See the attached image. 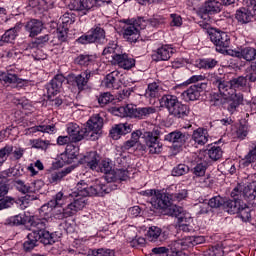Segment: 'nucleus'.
I'll return each mask as SVG.
<instances>
[{
  "label": "nucleus",
  "instance_id": "64",
  "mask_svg": "<svg viewBox=\"0 0 256 256\" xmlns=\"http://www.w3.org/2000/svg\"><path fill=\"white\" fill-rule=\"evenodd\" d=\"M113 99H115V97L113 95H111V93L109 92H104L103 94H101L98 97V103L100 105L105 106L107 105V103H111V101H113Z\"/></svg>",
  "mask_w": 256,
  "mask_h": 256
},
{
  "label": "nucleus",
  "instance_id": "40",
  "mask_svg": "<svg viewBox=\"0 0 256 256\" xmlns=\"http://www.w3.org/2000/svg\"><path fill=\"white\" fill-rule=\"evenodd\" d=\"M235 17L239 23H249L253 19V14L247 8H240L236 11Z\"/></svg>",
  "mask_w": 256,
  "mask_h": 256
},
{
  "label": "nucleus",
  "instance_id": "34",
  "mask_svg": "<svg viewBox=\"0 0 256 256\" xmlns=\"http://www.w3.org/2000/svg\"><path fill=\"white\" fill-rule=\"evenodd\" d=\"M38 243L39 235H37V232L32 229V232L27 235V240L23 244L24 250L32 251V249L37 247Z\"/></svg>",
  "mask_w": 256,
  "mask_h": 256
},
{
  "label": "nucleus",
  "instance_id": "63",
  "mask_svg": "<svg viewBox=\"0 0 256 256\" xmlns=\"http://www.w3.org/2000/svg\"><path fill=\"white\" fill-rule=\"evenodd\" d=\"M132 93L133 89L131 88L123 89L116 94V99L117 101H127Z\"/></svg>",
  "mask_w": 256,
  "mask_h": 256
},
{
  "label": "nucleus",
  "instance_id": "48",
  "mask_svg": "<svg viewBox=\"0 0 256 256\" xmlns=\"http://www.w3.org/2000/svg\"><path fill=\"white\" fill-rule=\"evenodd\" d=\"M83 15H87L90 11H93L95 7H99V2L97 0H81Z\"/></svg>",
  "mask_w": 256,
  "mask_h": 256
},
{
  "label": "nucleus",
  "instance_id": "37",
  "mask_svg": "<svg viewBox=\"0 0 256 256\" xmlns=\"http://www.w3.org/2000/svg\"><path fill=\"white\" fill-rule=\"evenodd\" d=\"M165 213L170 217H175L179 221V219H183V214L185 213V210H183V207L177 206L172 202L170 206L165 209Z\"/></svg>",
  "mask_w": 256,
  "mask_h": 256
},
{
  "label": "nucleus",
  "instance_id": "9",
  "mask_svg": "<svg viewBox=\"0 0 256 256\" xmlns=\"http://www.w3.org/2000/svg\"><path fill=\"white\" fill-rule=\"evenodd\" d=\"M223 3L221 0H208L200 8H198V15L201 19H208L209 15H216L221 13Z\"/></svg>",
  "mask_w": 256,
  "mask_h": 256
},
{
  "label": "nucleus",
  "instance_id": "23",
  "mask_svg": "<svg viewBox=\"0 0 256 256\" xmlns=\"http://www.w3.org/2000/svg\"><path fill=\"white\" fill-rule=\"evenodd\" d=\"M25 30L29 33V37H37L43 31V22L32 19L26 23Z\"/></svg>",
  "mask_w": 256,
  "mask_h": 256
},
{
  "label": "nucleus",
  "instance_id": "26",
  "mask_svg": "<svg viewBox=\"0 0 256 256\" xmlns=\"http://www.w3.org/2000/svg\"><path fill=\"white\" fill-rule=\"evenodd\" d=\"M179 103V98L175 95L166 94L163 95L160 99V105L161 107H165L167 111L170 113L171 110L174 109V107Z\"/></svg>",
  "mask_w": 256,
  "mask_h": 256
},
{
  "label": "nucleus",
  "instance_id": "45",
  "mask_svg": "<svg viewBox=\"0 0 256 256\" xmlns=\"http://www.w3.org/2000/svg\"><path fill=\"white\" fill-rule=\"evenodd\" d=\"M161 235H162V230L157 226H151L146 233V237L148 241H157V239H159Z\"/></svg>",
  "mask_w": 256,
  "mask_h": 256
},
{
  "label": "nucleus",
  "instance_id": "33",
  "mask_svg": "<svg viewBox=\"0 0 256 256\" xmlns=\"http://www.w3.org/2000/svg\"><path fill=\"white\" fill-rule=\"evenodd\" d=\"M192 139L197 145H205L209 141V134L203 128H198L193 131Z\"/></svg>",
  "mask_w": 256,
  "mask_h": 256
},
{
  "label": "nucleus",
  "instance_id": "59",
  "mask_svg": "<svg viewBox=\"0 0 256 256\" xmlns=\"http://www.w3.org/2000/svg\"><path fill=\"white\" fill-rule=\"evenodd\" d=\"M187 195H188L187 190L183 189L176 193L170 194V200L172 203L175 201H177V202L183 201V200L187 199Z\"/></svg>",
  "mask_w": 256,
  "mask_h": 256
},
{
  "label": "nucleus",
  "instance_id": "39",
  "mask_svg": "<svg viewBox=\"0 0 256 256\" xmlns=\"http://www.w3.org/2000/svg\"><path fill=\"white\" fill-rule=\"evenodd\" d=\"M111 192L110 188H107V186L103 184H95L94 186H90V197L96 196V197H105L108 193Z\"/></svg>",
  "mask_w": 256,
  "mask_h": 256
},
{
  "label": "nucleus",
  "instance_id": "12",
  "mask_svg": "<svg viewBox=\"0 0 256 256\" xmlns=\"http://www.w3.org/2000/svg\"><path fill=\"white\" fill-rule=\"evenodd\" d=\"M171 196L169 193H163L161 190H157L156 195L151 198V205L154 209H162L165 211L171 206Z\"/></svg>",
  "mask_w": 256,
  "mask_h": 256
},
{
  "label": "nucleus",
  "instance_id": "62",
  "mask_svg": "<svg viewBox=\"0 0 256 256\" xmlns=\"http://www.w3.org/2000/svg\"><path fill=\"white\" fill-rule=\"evenodd\" d=\"M225 203V199H223L221 196H214L211 198L208 202V206L211 207V209H218V207H221Z\"/></svg>",
  "mask_w": 256,
  "mask_h": 256
},
{
  "label": "nucleus",
  "instance_id": "44",
  "mask_svg": "<svg viewBox=\"0 0 256 256\" xmlns=\"http://www.w3.org/2000/svg\"><path fill=\"white\" fill-rule=\"evenodd\" d=\"M237 215L244 223H247V221H251V208L243 202L242 206H240V210L237 212Z\"/></svg>",
  "mask_w": 256,
  "mask_h": 256
},
{
  "label": "nucleus",
  "instance_id": "55",
  "mask_svg": "<svg viewBox=\"0 0 256 256\" xmlns=\"http://www.w3.org/2000/svg\"><path fill=\"white\" fill-rule=\"evenodd\" d=\"M208 157L212 159V161H219L221 157H223V150L219 146H213L208 149Z\"/></svg>",
  "mask_w": 256,
  "mask_h": 256
},
{
  "label": "nucleus",
  "instance_id": "38",
  "mask_svg": "<svg viewBox=\"0 0 256 256\" xmlns=\"http://www.w3.org/2000/svg\"><path fill=\"white\" fill-rule=\"evenodd\" d=\"M161 95V87L157 82L148 84L145 92V97L147 99H157Z\"/></svg>",
  "mask_w": 256,
  "mask_h": 256
},
{
  "label": "nucleus",
  "instance_id": "5",
  "mask_svg": "<svg viewBox=\"0 0 256 256\" xmlns=\"http://www.w3.org/2000/svg\"><path fill=\"white\" fill-rule=\"evenodd\" d=\"M210 41L215 45L216 51L223 55H229V51H235V49H229L231 45V36L221 30H215L210 33Z\"/></svg>",
  "mask_w": 256,
  "mask_h": 256
},
{
  "label": "nucleus",
  "instance_id": "60",
  "mask_svg": "<svg viewBox=\"0 0 256 256\" xmlns=\"http://www.w3.org/2000/svg\"><path fill=\"white\" fill-rule=\"evenodd\" d=\"M14 187H16L17 191H19V193H22L23 195L29 193V184H25L23 180H14Z\"/></svg>",
  "mask_w": 256,
  "mask_h": 256
},
{
  "label": "nucleus",
  "instance_id": "57",
  "mask_svg": "<svg viewBox=\"0 0 256 256\" xmlns=\"http://www.w3.org/2000/svg\"><path fill=\"white\" fill-rule=\"evenodd\" d=\"M189 173V166L185 164H179L172 170V175L174 177H181L183 175H187Z\"/></svg>",
  "mask_w": 256,
  "mask_h": 256
},
{
  "label": "nucleus",
  "instance_id": "58",
  "mask_svg": "<svg viewBox=\"0 0 256 256\" xmlns=\"http://www.w3.org/2000/svg\"><path fill=\"white\" fill-rule=\"evenodd\" d=\"M207 171V162H200L193 168V173L196 177H203Z\"/></svg>",
  "mask_w": 256,
  "mask_h": 256
},
{
  "label": "nucleus",
  "instance_id": "43",
  "mask_svg": "<svg viewBox=\"0 0 256 256\" xmlns=\"http://www.w3.org/2000/svg\"><path fill=\"white\" fill-rule=\"evenodd\" d=\"M90 33H92V36L94 38V43H105V29L101 28V26H96L94 29L90 30Z\"/></svg>",
  "mask_w": 256,
  "mask_h": 256
},
{
  "label": "nucleus",
  "instance_id": "20",
  "mask_svg": "<svg viewBox=\"0 0 256 256\" xmlns=\"http://www.w3.org/2000/svg\"><path fill=\"white\" fill-rule=\"evenodd\" d=\"M114 63L121 69H125L127 71L135 67V59L129 57V55H127V53H123V51L120 53V55H116L114 57Z\"/></svg>",
  "mask_w": 256,
  "mask_h": 256
},
{
  "label": "nucleus",
  "instance_id": "27",
  "mask_svg": "<svg viewBox=\"0 0 256 256\" xmlns=\"http://www.w3.org/2000/svg\"><path fill=\"white\" fill-rule=\"evenodd\" d=\"M53 207L55 206L50 205V201L42 205L39 209L40 218H38V220L45 221V225H48L49 221H51V217H53Z\"/></svg>",
  "mask_w": 256,
  "mask_h": 256
},
{
  "label": "nucleus",
  "instance_id": "15",
  "mask_svg": "<svg viewBox=\"0 0 256 256\" xmlns=\"http://www.w3.org/2000/svg\"><path fill=\"white\" fill-rule=\"evenodd\" d=\"M63 83H65V76L62 74H57L50 83L46 85L47 97L51 99V97H55L59 91H61V87H63Z\"/></svg>",
  "mask_w": 256,
  "mask_h": 256
},
{
  "label": "nucleus",
  "instance_id": "53",
  "mask_svg": "<svg viewBox=\"0 0 256 256\" xmlns=\"http://www.w3.org/2000/svg\"><path fill=\"white\" fill-rule=\"evenodd\" d=\"M25 220L21 215H15L7 218L4 222V225H8L9 227H15L17 225H23Z\"/></svg>",
  "mask_w": 256,
  "mask_h": 256
},
{
  "label": "nucleus",
  "instance_id": "32",
  "mask_svg": "<svg viewBox=\"0 0 256 256\" xmlns=\"http://www.w3.org/2000/svg\"><path fill=\"white\" fill-rule=\"evenodd\" d=\"M100 159L101 158H100L99 154H97V152H89L84 157V163L92 171H97V167H99Z\"/></svg>",
  "mask_w": 256,
  "mask_h": 256
},
{
  "label": "nucleus",
  "instance_id": "25",
  "mask_svg": "<svg viewBox=\"0 0 256 256\" xmlns=\"http://www.w3.org/2000/svg\"><path fill=\"white\" fill-rule=\"evenodd\" d=\"M122 51L121 47L117 45V42L110 41L104 48L102 55L105 57H111L112 60L115 61V57H117V55H121Z\"/></svg>",
  "mask_w": 256,
  "mask_h": 256
},
{
  "label": "nucleus",
  "instance_id": "47",
  "mask_svg": "<svg viewBox=\"0 0 256 256\" xmlns=\"http://www.w3.org/2000/svg\"><path fill=\"white\" fill-rule=\"evenodd\" d=\"M196 65L198 69H213L217 65V60L212 58L200 59Z\"/></svg>",
  "mask_w": 256,
  "mask_h": 256
},
{
  "label": "nucleus",
  "instance_id": "8",
  "mask_svg": "<svg viewBox=\"0 0 256 256\" xmlns=\"http://www.w3.org/2000/svg\"><path fill=\"white\" fill-rule=\"evenodd\" d=\"M211 81L212 85L218 88L221 97H223V99L225 100L231 99V97H234L235 95L239 94L233 89L231 81H226L225 79L219 76H214Z\"/></svg>",
  "mask_w": 256,
  "mask_h": 256
},
{
  "label": "nucleus",
  "instance_id": "16",
  "mask_svg": "<svg viewBox=\"0 0 256 256\" xmlns=\"http://www.w3.org/2000/svg\"><path fill=\"white\" fill-rule=\"evenodd\" d=\"M91 75V70H86L78 75H70L69 79L70 81H73V83H75L76 87L78 88V91H85V89H87L89 85V79H91Z\"/></svg>",
  "mask_w": 256,
  "mask_h": 256
},
{
  "label": "nucleus",
  "instance_id": "2",
  "mask_svg": "<svg viewBox=\"0 0 256 256\" xmlns=\"http://www.w3.org/2000/svg\"><path fill=\"white\" fill-rule=\"evenodd\" d=\"M120 113V117H134L135 119H147L149 115L157 112V108L153 106L137 108L133 104H127L116 109Z\"/></svg>",
  "mask_w": 256,
  "mask_h": 256
},
{
  "label": "nucleus",
  "instance_id": "61",
  "mask_svg": "<svg viewBox=\"0 0 256 256\" xmlns=\"http://www.w3.org/2000/svg\"><path fill=\"white\" fill-rule=\"evenodd\" d=\"M14 203H15V199L13 197L6 196L4 198H1L0 211H3V209H10V207H13Z\"/></svg>",
  "mask_w": 256,
  "mask_h": 256
},
{
  "label": "nucleus",
  "instance_id": "10",
  "mask_svg": "<svg viewBox=\"0 0 256 256\" xmlns=\"http://www.w3.org/2000/svg\"><path fill=\"white\" fill-rule=\"evenodd\" d=\"M205 89H207V82L194 84L183 91L181 97L185 101H197L199 97H201L202 91H205Z\"/></svg>",
  "mask_w": 256,
  "mask_h": 256
},
{
  "label": "nucleus",
  "instance_id": "17",
  "mask_svg": "<svg viewBox=\"0 0 256 256\" xmlns=\"http://www.w3.org/2000/svg\"><path fill=\"white\" fill-rule=\"evenodd\" d=\"M67 133L70 137V139H72V141H74V143H77L79 141H83V139H87V134L85 133V128L79 127L78 124L76 123H69L67 126Z\"/></svg>",
  "mask_w": 256,
  "mask_h": 256
},
{
  "label": "nucleus",
  "instance_id": "22",
  "mask_svg": "<svg viewBox=\"0 0 256 256\" xmlns=\"http://www.w3.org/2000/svg\"><path fill=\"white\" fill-rule=\"evenodd\" d=\"M107 89H119L121 87V80L119 79V71L115 70L109 73L103 81Z\"/></svg>",
  "mask_w": 256,
  "mask_h": 256
},
{
  "label": "nucleus",
  "instance_id": "49",
  "mask_svg": "<svg viewBox=\"0 0 256 256\" xmlns=\"http://www.w3.org/2000/svg\"><path fill=\"white\" fill-rule=\"evenodd\" d=\"M230 83L234 91L235 89H244V87H247V77L239 76L237 78H233L230 80Z\"/></svg>",
  "mask_w": 256,
  "mask_h": 256
},
{
  "label": "nucleus",
  "instance_id": "50",
  "mask_svg": "<svg viewBox=\"0 0 256 256\" xmlns=\"http://www.w3.org/2000/svg\"><path fill=\"white\" fill-rule=\"evenodd\" d=\"M60 22L62 23L63 29H69V25L75 23V14L66 12L61 18Z\"/></svg>",
  "mask_w": 256,
  "mask_h": 256
},
{
  "label": "nucleus",
  "instance_id": "29",
  "mask_svg": "<svg viewBox=\"0 0 256 256\" xmlns=\"http://www.w3.org/2000/svg\"><path fill=\"white\" fill-rule=\"evenodd\" d=\"M127 179H129V171L126 169H116L108 174V183L127 181Z\"/></svg>",
  "mask_w": 256,
  "mask_h": 256
},
{
  "label": "nucleus",
  "instance_id": "11",
  "mask_svg": "<svg viewBox=\"0 0 256 256\" xmlns=\"http://www.w3.org/2000/svg\"><path fill=\"white\" fill-rule=\"evenodd\" d=\"M193 236H186L182 239L172 241L170 243L171 256H180L181 251L187 249L188 247H194Z\"/></svg>",
  "mask_w": 256,
  "mask_h": 256
},
{
  "label": "nucleus",
  "instance_id": "21",
  "mask_svg": "<svg viewBox=\"0 0 256 256\" xmlns=\"http://www.w3.org/2000/svg\"><path fill=\"white\" fill-rule=\"evenodd\" d=\"M131 133V125L125 124H116L110 129V137L117 141L121 139V136Z\"/></svg>",
  "mask_w": 256,
  "mask_h": 256
},
{
  "label": "nucleus",
  "instance_id": "1",
  "mask_svg": "<svg viewBox=\"0 0 256 256\" xmlns=\"http://www.w3.org/2000/svg\"><path fill=\"white\" fill-rule=\"evenodd\" d=\"M84 207L85 198H77L65 208H63V205L53 207L52 215L54 219L62 221V219H67V217H73V215L82 211Z\"/></svg>",
  "mask_w": 256,
  "mask_h": 256
},
{
  "label": "nucleus",
  "instance_id": "46",
  "mask_svg": "<svg viewBox=\"0 0 256 256\" xmlns=\"http://www.w3.org/2000/svg\"><path fill=\"white\" fill-rule=\"evenodd\" d=\"M173 252H171V244L168 247H157L152 249V253L150 256H172Z\"/></svg>",
  "mask_w": 256,
  "mask_h": 256
},
{
  "label": "nucleus",
  "instance_id": "56",
  "mask_svg": "<svg viewBox=\"0 0 256 256\" xmlns=\"http://www.w3.org/2000/svg\"><path fill=\"white\" fill-rule=\"evenodd\" d=\"M32 133H55V125H38L30 128Z\"/></svg>",
  "mask_w": 256,
  "mask_h": 256
},
{
  "label": "nucleus",
  "instance_id": "18",
  "mask_svg": "<svg viewBox=\"0 0 256 256\" xmlns=\"http://www.w3.org/2000/svg\"><path fill=\"white\" fill-rule=\"evenodd\" d=\"M71 197H77L76 199H84L85 205H87V197H91V186L81 180L76 185V191L70 194Z\"/></svg>",
  "mask_w": 256,
  "mask_h": 256
},
{
  "label": "nucleus",
  "instance_id": "36",
  "mask_svg": "<svg viewBox=\"0 0 256 256\" xmlns=\"http://www.w3.org/2000/svg\"><path fill=\"white\" fill-rule=\"evenodd\" d=\"M21 31V25L17 24L15 27L7 30L4 35L1 37L3 43H13L17 38V33Z\"/></svg>",
  "mask_w": 256,
  "mask_h": 256
},
{
  "label": "nucleus",
  "instance_id": "19",
  "mask_svg": "<svg viewBox=\"0 0 256 256\" xmlns=\"http://www.w3.org/2000/svg\"><path fill=\"white\" fill-rule=\"evenodd\" d=\"M77 157H79V146H75L74 144H68L65 153L61 154V160L63 163H67V165L75 163Z\"/></svg>",
  "mask_w": 256,
  "mask_h": 256
},
{
  "label": "nucleus",
  "instance_id": "51",
  "mask_svg": "<svg viewBox=\"0 0 256 256\" xmlns=\"http://www.w3.org/2000/svg\"><path fill=\"white\" fill-rule=\"evenodd\" d=\"M95 57H93V55H79L76 59H75V63L77 65H81L82 67H87L88 65H91V63H93Z\"/></svg>",
  "mask_w": 256,
  "mask_h": 256
},
{
  "label": "nucleus",
  "instance_id": "13",
  "mask_svg": "<svg viewBox=\"0 0 256 256\" xmlns=\"http://www.w3.org/2000/svg\"><path fill=\"white\" fill-rule=\"evenodd\" d=\"M145 143L151 155H159L163 151V144L159 142V136L153 132H147L145 136Z\"/></svg>",
  "mask_w": 256,
  "mask_h": 256
},
{
  "label": "nucleus",
  "instance_id": "4",
  "mask_svg": "<svg viewBox=\"0 0 256 256\" xmlns=\"http://www.w3.org/2000/svg\"><path fill=\"white\" fill-rule=\"evenodd\" d=\"M86 139L90 141H97L103 133V117L99 114H95L86 122L84 127Z\"/></svg>",
  "mask_w": 256,
  "mask_h": 256
},
{
  "label": "nucleus",
  "instance_id": "7",
  "mask_svg": "<svg viewBox=\"0 0 256 256\" xmlns=\"http://www.w3.org/2000/svg\"><path fill=\"white\" fill-rule=\"evenodd\" d=\"M232 199H245L246 201H255L256 199V181L247 185L238 184L231 192Z\"/></svg>",
  "mask_w": 256,
  "mask_h": 256
},
{
  "label": "nucleus",
  "instance_id": "3",
  "mask_svg": "<svg viewBox=\"0 0 256 256\" xmlns=\"http://www.w3.org/2000/svg\"><path fill=\"white\" fill-rule=\"evenodd\" d=\"M29 224L31 229L38 235V241H40V243H43V245H53V243H55L53 234L45 230L48 226V224H45V221L39 220V218L33 216L29 219Z\"/></svg>",
  "mask_w": 256,
  "mask_h": 256
},
{
  "label": "nucleus",
  "instance_id": "24",
  "mask_svg": "<svg viewBox=\"0 0 256 256\" xmlns=\"http://www.w3.org/2000/svg\"><path fill=\"white\" fill-rule=\"evenodd\" d=\"M165 141H169L170 143H178V145H185L187 143V139L189 136L181 131L170 132L165 136Z\"/></svg>",
  "mask_w": 256,
  "mask_h": 256
},
{
  "label": "nucleus",
  "instance_id": "28",
  "mask_svg": "<svg viewBox=\"0 0 256 256\" xmlns=\"http://www.w3.org/2000/svg\"><path fill=\"white\" fill-rule=\"evenodd\" d=\"M243 202L241 198H233V200H228L224 202V207L227 213L230 215H237L241 209Z\"/></svg>",
  "mask_w": 256,
  "mask_h": 256
},
{
  "label": "nucleus",
  "instance_id": "52",
  "mask_svg": "<svg viewBox=\"0 0 256 256\" xmlns=\"http://www.w3.org/2000/svg\"><path fill=\"white\" fill-rule=\"evenodd\" d=\"M0 81H3L4 83H19V77H17V74H13L9 71L2 72L0 74Z\"/></svg>",
  "mask_w": 256,
  "mask_h": 256
},
{
  "label": "nucleus",
  "instance_id": "35",
  "mask_svg": "<svg viewBox=\"0 0 256 256\" xmlns=\"http://www.w3.org/2000/svg\"><path fill=\"white\" fill-rule=\"evenodd\" d=\"M226 101H229L228 111L233 115V113H235V111H237V109L239 108V105L243 103V94L238 93L226 99Z\"/></svg>",
  "mask_w": 256,
  "mask_h": 256
},
{
  "label": "nucleus",
  "instance_id": "6",
  "mask_svg": "<svg viewBox=\"0 0 256 256\" xmlns=\"http://www.w3.org/2000/svg\"><path fill=\"white\" fill-rule=\"evenodd\" d=\"M145 27H147V21L139 17L132 23L126 24L124 26L123 38L126 39L128 43H137V40L140 37L139 31H141V29H145Z\"/></svg>",
  "mask_w": 256,
  "mask_h": 256
},
{
  "label": "nucleus",
  "instance_id": "54",
  "mask_svg": "<svg viewBox=\"0 0 256 256\" xmlns=\"http://www.w3.org/2000/svg\"><path fill=\"white\" fill-rule=\"evenodd\" d=\"M30 143L33 149H41L42 151H47V149L49 148V145H51L49 140H42V139L30 140Z\"/></svg>",
  "mask_w": 256,
  "mask_h": 256
},
{
  "label": "nucleus",
  "instance_id": "41",
  "mask_svg": "<svg viewBox=\"0 0 256 256\" xmlns=\"http://www.w3.org/2000/svg\"><path fill=\"white\" fill-rule=\"evenodd\" d=\"M97 173H104L106 175V181H108L109 173H113V166H111V162L109 160H102L97 168Z\"/></svg>",
  "mask_w": 256,
  "mask_h": 256
},
{
  "label": "nucleus",
  "instance_id": "31",
  "mask_svg": "<svg viewBox=\"0 0 256 256\" xmlns=\"http://www.w3.org/2000/svg\"><path fill=\"white\" fill-rule=\"evenodd\" d=\"M170 115H173L177 119H185L189 115V106L178 101L174 109L171 110Z\"/></svg>",
  "mask_w": 256,
  "mask_h": 256
},
{
  "label": "nucleus",
  "instance_id": "42",
  "mask_svg": "<svg viewBox=\"0 0 256 256\" xmlns=\"http://www.w3.org/2000/svg\"><path fill=\"white\" fill-rule=\"evenodd\" d=\"M243 165L248 167V165H251V163H255L256 161V142L252 143V145L249 148L248 153L243 158Z\"/></svg>",
  "mask_w": 256,
  "mask_h": 256
},
{
  "label": "nucleus",
  "instance_id": "14",
  "mask_svg": "<svg viewBox=\"0 0 256 256\" xmlns=\"http://www.w3.org/2000/svg\"><path fill=\"white\" fill-rule=\"evenodd\" d=\"M228 55L237 57L238 59H244L245 61H255L256 49L253 47L236 48L234 50H229Z\"/></svg>",
  "mask_w": 256,
  "mask_h": 256
},
{
  "label": "nucleus",
  "instance_id": "30",
  "mask_svg": "<svg viewBox=\"0 0 256 256\" xmlns=\"http://www.w3.org/2000/svg\"><path fill=\"white\" fill-rule=\"evenodd\" d=\"M171 55H173V48L169 45H164L156 50L154 57H156V61H169Z\"/></svg>",
  "mask_w": 256,
  "mask_h": 256
}]
</instances>
